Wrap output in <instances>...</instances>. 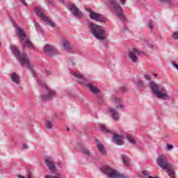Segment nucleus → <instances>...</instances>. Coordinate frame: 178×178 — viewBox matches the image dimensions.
I'll return each instance as SVG.
<instances>
[{
    "instance_id": "1",
    "label": "nucleus",
    "mask_w": 178,
    "mask_h": 178,
    "mask_svg": "<svg viewBox=\"0 0 178 178\" xmlns=\"http://www.w3.org/2000/svg\"><path fill=\"white\" fill-rule=\"evenodd\" d=\"M88 29L89 30L90 33H91V34H92V35L97 38V40L103 41L102 44L105 48H108L109 41L105 40L106 38V31L105 30L104 27L88 21Z\"/></svg>"
},
{
    "instance_id": "2",
    "label": "nucleus",
    "mask_w": 178,
    "mask_h": 178,
    "mask_svg": "<svg viewBox=\"0 0 178 178\" xmlns=\"http://www.w3.org/2000/svg\"><path fill=\"white\" fill-rule=\"evenodd\" d=\"M10 49L13 55H15L16 59L21 62V66H24V65H26V68L31 71L33 77H37V75L35 74V71H34V70L33 69V66L31 65V63H30V60H29V56H27V54H22V53H20V50L18 49L17 47H16L15 44H10Z\"/></svg>"
},
{
    "instance_id": "3",
    "label": "nucleus",
    "mask_w": 178,
    "mask_h": 178,
    "mask_svg": "<svg viewBox=\"0 0 178 178\" xmlns=\"http://www.w3.org/2000/svg\"><path fill=\"white\" fill-rule=\"evenodd\" d=\"M157 165L163 169L166 170L168 176H174L175 175V166L169 163V159L165 155H160L157 158Z\"/></svg>"
},
{
    "instance_id": "4",
    "label": "nucleus",
    "mask_w": 178,
    "mask_h": 178,
    "mask_svg": "<svg viewBox=\"0 0 178 178\" xmlns=\"http://www.w3.org/2000/svg\"><path fill=\"white\" fill-rule=\"evenodd\" d=\"M149 88L152 90V94L156 95L159 99H163L164 101H169V99H170V96H169L168 93L163 90V89L159 90V85H158L154 81L149 82Z\"/></svg>"
},
{
    "instance_id": "5",
    "label": "nucleus",
    "mask_w": 178,
    "mask_h": 178,
    "mask_svg": "<svg viewBox=\"0 0 178 178\" xmlns=\"http://www.w3.org/2000/svg\"><path fill=\"white\" fill-rule=\"evenodd\" d=\"M111 8L113 9V11L115 12L116 16L120 17V20L121 22H124V23H126L127 22V19H126V17L123 13H122V10L123 9L122 8V6L118 3V1L116 0H108Z\"/></svg>"
},
{
    "instance_id": "6",
    "label": "nucleus",
    "mask_w": 178,
    "mask_h": 178,
    "mask_svg": "<svg viewBox=\"0 0 178 178\" xmlns=\"http://www.w3.org/2000/svg\"><path fill=\"white\" fill-rule=\"evenodd\" d=\"M35 13L38 16V17H40L41 20L42 22H44V23H47L50 27H52L53 29L56 27V24L54 23L51 20L48 19V17L42 13L41 10V8L40 7H35Z\"/></svg>"
},
{
    "instance_id": "7",
    "label": "nucleus",
    "mask_w": 178,
    "mask_h": 178,
    "mask_svg": "<svg viewBox=\"0 0 178 178\" xmlns=\"http://www.w3.org/2000/svg\"><path fill=\"white\" fill-rule=\"evenodd\" d=\"M43 52L47 56H49L50 58H52L53 56H55V55H58L59 51H58V49L55 48V47L50 45V44H46L44 47Z\"/></svg>"
},
{
    "instance_id": "8",
    "label": "nucleus",
    "mask_w": 178,
    "mask_h": 178,
    "mask_svg": "<svg viewBox=\"0 0 178 178\" xmlns=\"http://www.w3.org/2000/svg\"><path fill=\"white\" fill-rule=\"evenodd\" d=\"M67 9L70 10L72 15H73V16L77 19H83V17H84L83 13L74 4H70L67 6Z\"/></svg>"
},
{
    "instance_id": "9",
    "label": "nucleus",
    "mask_w": 178,
    "mask_h": 178,
    "mask_svg": "<svg viewBox=\"0 0 178 178\" xmlns=\"http://www.w3.org/2000/svg\"><path fill=\"white\" fill-rule=\"evenodd\" d=\"M143 51H138V49L136 48H133L132 49L129 50V58L134 62V63H136L138 62V57L136 55H141Z\"/></svg>"
},
{
    "instance_id": "10",
    "label": "nucleus",
    "mask_w": 178,
    "mask_h": 178,
    "mask_svg": "<svg viewBox=\"0 0 178 178\" xmlns=\"http://www.w3.org/2000/svg\"><path fill=\"white\" fill-rule=\"evenodd\" d=\"M89 17L91 19V20H95V22H99V23H104L106 22V18H104V15L95 12L90 14Z\"/></svg>"
},
{
    "instance_id": "11",
    "label": "nucleus",
    "mask_w": 178,
    "mask_h": 178,
    "mask_svg": "<svg viewBox=\"0 0 178 178\" xmlns=\"http://www.w3.org/2000/svg\"><path fill=\"white\" fill-rule=\"evenodd\" d=\"M44 163L47 166L48 169H49L51 173H56L58 170L56 169V165L51 161V157L47 156L44 159Z\"/></svg>"
},
{
    "instance_id": "12",
    "label": "nucleus",
    "mask_w": 178,
    "mask_h": 178,
    "mask_svg": "<svg viewBox=\"0 0 178 178\" xmlns=\"http://www.w3.org/2000/svg\"><path fill=\"white\" fill-rule=\"evenodd\" d=\"M46 90L47 91V95H41L40 98L43 102H46V101H49V99H52L54 96L55 95V91L49 89V88L46 87Z\"/></svg>"
},
{
    "instance_id": "13",
    "label": "nucleus",
    "mask_w": 178,
    "mask_h": 178,
    "mask_svg": "<svg viewBox=\"0 0 178 178\" xmlns=\"http://www.w3.org/2000/svg\"><path fill=\"white\" fill-rule=\"evenodd\" d=\"M11 23L14 25L15 29L17 30V34L19 35V37L22 38V41H24V38L27 37V35H26V33L24 30L22 29V27L17 26V25L15 24V21L11 19Z\"/></svg>"
},
{
    "instance_id": "14",
    "label": "nucleus",
    "mask_w": 178,
    "mask_h": 178,
    "mask_svg": "<svg viewBox=\"0 0 178 178\" xmlns=\"http://www.w3.org/2000/svg\"><path fill=\"white\" fill-rule=\"evenodd\" d=\"M111 134H113V138H112L113 143L116 144V145H124V143L121 139L122 136L120 135L113 132H112Z\"/></svg>"
},
{
    "instance_id": "15",
    "label": "nucleus",
    "mask_w": 178,
    "mask_h": 178,
    "mask_svg": "<svg viewBox=\"0 0 178 178\" xmlns=\"http://www.w3.org/2000/svg\"><path fill=\"white\" fill-rule=\"evenodd\" d=\"M61 44L65 51H71L72 47L70 46V42L66 38H63L61 40Z\"/></svg>"
},
{
    "instance_id": "16",
    "label": "nucleus",
    "mask_w": 178,
    "mask_h": 178,
    "mask_svg": "<svg viewBox=\"0 0 178 178\" xmlns=\"http://www.w3.org/2000/svg\"><path fill=\"white\" fill-rule=\"evenodd\" d=\"M86 86L88 87V88H89L90 91H91V92H92V94H95V95H97V94L99 92V88L93 86L92 84L90 83H87Z\"/></svg>"
},
{
    "instance_id": "17",
    "label": "nucleus",
    "mask_w": 178,
    "mask_h": 178,
    "mask_svg": "<svg viewBox=\"0 0 178 178\" xmlns=\"http://www.w3.org/2000/svg\"><path fill=\"white\" fill-rule=\"evenodd\" d=\"M10 79L15 84H20V76L16 72L11 73Z\"/></svg>"
},
{
    "instance_id": "18",
    "label": "nucleus",
    "mask_w": 178,
    "mask_h": 178,
    "mask_svg": "<svg viewBox=\"0 0 178 178\" xmlns=\"http://www.w3.org/2000/svg\"><path fill=\"white\" fill-rule=\"evenodd\" d=\"M109 112L111 113V117L114 120H119V112L112 108L109 109Z\"/></svg>"
},
{
    "instance_id": "19",
    "label": "nucleus",
    "mask_w": 178,
    "mask_h": 178,
    "mask_svg": "<svg viewBox=\"0 0 178 178\" xmlns=\"http://www.w3.org/2000/svg\"><path fill=\"white\" fill-rule=\"evenodd\" d=\"M97 147L99 152L102 154V155H106V149H105V147L102 143H99L97 145Z\"/></svg>"
},
{
    "instance_id": "20",
    "label": "nucleus",
    "mask_w": 178,
    "mask_h": 178,
    "mask_svg": "<svg viewBox=\"0 0 178 178\" xmlns=\"http://www.w3.org/2000/svg\"><path fill=\"white\" fill-rule=\"evenodd\" d=\"M72 75L74 77H76V79H79L78 80V83H79L80 84H83L84 79H83V76H81L80 74H77V72H72Z\"/></svg>"
},
{
    "instance_id": "21",
    "label": "nucleus",
    "mask_w": 178,
    "mask_h": 178,
    "mask_svg": "<svg viewBox=\"0 0 178 178\" xmlns=\"http://www.w3.org/2000/svg\"><path fill=\"white\" fill-rule=\"evenodd\" d=\"M100 131H102L104 134L108 133V134H112V131L107 129L104 124H100L99 126Z\"/></svg>"
},
{
    "instance_id": "22",
    "label": "nucleus",
    "mask_w": 178,
    "mask_h": 178,
    "mask_svg": "<svg viewBox=\"0 0 178 178\" xmlns=\"http://www.w3.org/2000/svg\"><path fill=\"white\" fill-rule=\"evenodd\" d=\"M126 139L131 143L132 145H136L137 144V141L134 140V138H133V136L131 134H128L126 136Z\"/></svg>"
},
{
    "instance_id": "23",
    "label": "nucleus",
    "mask_w": 178,
    "mask_h": 178,
    "mask_svg": "<svg viewBox=\"0 0 178 178\" xmlns=\"http://www.w3.org/2000/svg\"><path fill=\"white\" fill-rule=\"evenodd\" d=\"M121 158L122 159V162L125 166H130V163L128 162L129 161V156H126L124 154L121 155Z\"/></svg>"
},
{
    "instance_id": "24",
    "label": "nucleus",
    "mask_w": 178,
    "mask_h": 178,
    "mask_svg": "<svg viewBox=\"0 0 178 178\" xmlns=\"http://www.w3.org/2000/svg\"><path fill=\"white\" fill-rule=\"evenodd\" d=\"M24 44L26 47L29 48V49H33V50L35 49V47L33 45V43L29 40H26L24 41Z\"/></svg>"
},
{
    "instance_id": "25",
    "label": "nucleus",
    "mask_w": 178,
    "mask_h": 178,
    "mask_svg": "<svg viewBox=\"0 0 178 178\" xmlns=\"http://www.w3.org/2000/svg\"><path fill=\"white\" fill-rule=\"evenodd\" d=\"M159 2H161L162 5H164V3L168 5V8H172V5H173L172 0H159Z\"/></svg>"
},
{
    "instance_id": "26",
    "label": "nucleus",
    "mask_w": 178,
    "mask_h": 178,
    "mask_svg": "<svg viewBox=\"0 0 178 178\" xmlns=\"http://www.w3.org/2000/svg\"><path fill=\"white\" fill-rule=\"evenodd\" d=\"M34 24L36 31H38V33H42V28L41 27V25H40V23L34 22Z\"/></svg>"
},
{
    "instance_id": "27",
    "label": "nucleus",
    "mask_w": 178,
    "mask_h": 178,
    "mask_svg": "<svg viewBox=\"0 0 178 178\" xmlns=\"http://www.w3.org/2000/svg\"><path fill=\"white\" fill-rule=\"evenodd\" d=\"M147 27L149 29V30H154V21L152 19H149L147 23Z\"/></svg>"
},
{
    "instance_id": "28",
    "label": "nucleus",
    "mask_w": 178,
    "mask_h": 178,
    "mask_svg": "<svg viewBox=\"0 0 178 178\" xmlns=\"http://www.w3.org/2000/svg\"><path fill=\"white\" fill-rule=\"evenodd\" d=\"M81 152L82 154H83V155H86L87 158H90V151H88L87 148H82Z\"/></svg>"
},
{
    "instance_id": "29",
    "label": "nucleus",
    "mask_w": 178,
    "mask_h": 178,
    "mask_svg": "<svg viewBox=\"0 0 178 178\" xmlns=\"http://www.w3.org/2000/svg\"><path fill=\"white\" fill-rule=\"evenodd\" d=\"M137 83L138 87H140V88H143V89L145 88V85H144V81H143V80L138 79Z\"/></svg>"
},
{
    "instance_id": "30",
    "label": "nucleus",
    "mask_w": 178,
    "mask_h": 178,
    "mask_svg": "<svg viewBox=\"0 0 178 178\" xmlns=\"http://www.w3.org/2000/svg\"><path fill=\"white\" fill-rule=\"evenodd\" d=\"M45 178H62V175L60 173H56L55 175H46Z\"/></svg>"
},
{
    "instance_id": "31",
    "label": "nucleus",
    "mask_w": 178,
    "mask_h": 178,
    "mask_svg": "<svg viewBox=\"0 0 178 178\" xmlns=\"http://www.w3.org/2000/svg\"><path fill=\"white\" fill-rule=\"evenodd\" d=\"M45 127H47V129H52V122H51V121H46V122H45Z\"/></svg>"
},
{
    "instance_id": "32",
    "label": "nucleus",
    "mask_w": 178,
    "mask_h": 178,
    "mask_svg": "<svg viewBox=\"0 0 178 178\" xmlns=\"http://www.w3.org/2000/svg\"><path fill=\"white\" fill-rule=\"evenodd\" d=\"M172 38H173V40H178V31H174L172 33Z\"/></svg>"
},
{
    "instance_id": "33",
    "label": "nucleus",
    "mask_w": 178,
    "mask_h": 178,
    "mask_svg": "<svg viewBox=\"0 0 178 178\" xmlns=\"http://www.w3.org/2000/svg\"><path fill=\"white\" fill-rule=\"evenodd\" d=\"M120 91L122 93L127 92V86H124L120 88Z\"/></svg>"
},
{
    "instance_id": "34",
    "label": "nucleus",
    "mask_w": 178,
    "mask_h": 178,
    "mask_svg": "<svg viewBox=\"0 0 178 178\" xmlns=\"http://www.w3.org/2000/svg\"><path fill=\"white\" fill-rule=\"evenodd\" d=\"M38 84H39V86H41L42 87H44V88H46L47 87V86L45 85V82L41 80H38Z\"/></svg>"
},
{
    "instance_id": "35",
    "label": "nucleus",
    "mask_w": 178,
    "mask_h": 178,
    "mask_svg": "<svg viewBox=\"0 0 178 178\" xmlns=\"http://www.w3.org/2000/svg\"><path fill=\"white\" fill-rule=\"evenodd\" d=\"M144 77L148 81H151V80H152V77L151 76H149V74H145Z\"/></svg>"
},
{
    "instance_id": "36",
    "label": "nucleus",
    "mask_w": 178,
    "mask_h": 178,
    "mask_svg": "<svg viewBox=\"0 0 178 178\" xmlns=\"http://www.w3.org/2000/svg\"><path fill=\"white\" fill-rule=\"evenodd\" d=\"M166 149L168 151H170V149H173V145L170 144H168L166 146Z\"/></svg>"
},
{
    "instance_id": "37",
    "label": "nucleus",
    "mask_w": 178,
    "mask_h": 178,
    "mask_svg": "<svg viewBox=\"0 0 178 178\" xmlns=\"http://www.w3.org/2000/svg\"><path fill=\"white\" fill-rule=\"evenodd\" d=\"M122 33H126V31H129V27L127 26L124 25L122 29Z\"/></svg>"
},
{
    "instance_id": "38",
    "label": "nucleus",
    "mask_w": 178,
    "mask_h": 178,
    "mask_svg": "<svg viewBox=\"0 0 178 178\" xmlns=\"http://www.w3.org/2000/svg\"><path fill=\"white\" fill-rule=\"evenodd\" d=\"M47 2H48L49 6H51V8H54V1L51 0H46Z\"/></svg>"
},
{
    "instance_id": "39",
    "label": "nucleus",
    "mask_w": 178,
    "mask_h": 178,
    "mask_svg": "<svg viewBox=\"0 0 178 178\" xmlns=\"http://www.w3.org/2000/svg\"><path fill=\"white\" fill-rule=\"evenodd\" d=\"M96 97L98 98L99 104H102V96H101V95H97Z\"/></svg>"
},
{
    "instance_id": "40",
    "label": "nucleus",
    "mask_w": 178,
    "mask_h": 178,
    "mask_svg": "<svg viewBox=\"0 0 178 178\" xmlns=\"http://www.w3.org/2000/svg\"><path fill=\"white\" fill-rule=\"evenodd\" d=\"M116 108H120V109H124V106L123 104H119V105L116 106Z\"/></svg>"
},
{
    "instance_id": "41",
    "label": "nucleus",
    "mask_w": 178,
    "mask_h": 178,
    "mask_svg": "<svg viewBox=\"0 0 178 178\" xmlns=\"http://www.w3.org/2000/svg\"><path fill=\"white\" fill-rule=\"evenodd\" d=\"M172 66H174V67L175 69H177L178 70V65L177 64H175V63L174 61H172Z\"/></svg>"
},
{
    "instance_id": "42",
    "label": "nucleus",
    "mask_w": 178,
    "mask_h": 178,
    "mask_svg": "<svg viewBox=\"0 0 178 178\" xmlns=\"http://www.w3.org/2000/svg\"><path fill=\"white\" fill-rule=\"evenodd\" d=\"M45 73L47 76H51V74H52V72L48 70H45Z\"/></svg>"
},
{
    "instance_id": "43",
    "label": "nucleus",
    "mask_w": 178,
    "mask_h": 178,
    "mask_svg": "<svg viewBox=\"0 0 178 178\" xmlns=\"http://www.w3.org/2000/svg\"><path fill=\"white\" fill-rule=\"evenodd\" d=\"M22 148H24V149H28L29 146L27 145V144L24 143V144H22Z\"/></svg>"
},
{
    "instance_id": "44",
    "label": "nucleus",
    "mask_w": 178,
    "mask_h": 178,
    "mask_svg": "<svg viewBox=\"0 0 178 178\" xmlns=\"http://www.w3.org/2000/svg\"><path fill=\"white\" fill-rule=\"evenodd\" d=\"M86 10L88 12V13H90V15H91V13H94V11H92V10L90 8H86Z\"/></svg>"
},
{
    "instance_id": "45",
    "label": "nucleus",
    "mask_w": 178,
    "mask_h": 178,
    "mask_svg": "<svg viewBox=\"0 0 178 178\" xmlns=\"http://www.w3.org/2000/svg\"><path fill=\"white\" fill-rule=\"evenodd\" d=\"M20 2L24 5V6H27V3H26V0H19Z\"/></svg>"
},
{
    "instance_id": "46",
    "label": "nucleus",
    "mask_w": 178,
    "mask_h": 178,
    "mask_svg": "<svg viewBox=\"0 0 178 178\" xmlns=\"http://www.w3.org/2000/svg\"><path fill=\"white\" fill-rule=\"evenodd\" d=\"M142 175H143V176H148V171L147 170L143 171Z\"/></svg>"
},
{
    "instance_id": "47",
    "label": "nucleus",
    "mask_w": 178,
    "mask_h": 178,
    "mask_svg": "<svg viewBox=\"0 0 178 178\" xmlns=\"http://www.w3.org/2000/svg\"><path fill=\"white\" fill-rule=\"evenodd\" d=\"M115 101L116 104H119L120 102V98L115 97Z\"/></svg>"
},
{
    "instance_id": "48",
    "label": "nucleus",
    "mask_w": 178,
    "mask_h": 178,
    "mask_svg": "<svg viewBox=\"0 0 178 178\" xmlns=\"http://www.w3.org/2000/svg\"><path fill=\"white\" fill-rule=\"evenodd\" d=\"M147 45L149 48H154V44L152 43H149Z\"/></svg>"
},
{
    "instance_id": "49",
    "label": "nucleus",
    "mask_w": 178,
    "mask_h": 178,
    "mask_svg": "<svg viewBox=\"0 0 178 178\" xmlns=\"http://www.w3.org/2000/svg\"><path fill=\"white\" fill-rule=\"evenodd\" d=\"M122 5H124L126 3V0H120Z\"/></svg>"
},
{
    "instance_id": "50",
    "label": "nucleus",
    "mask_w": 178,
    "mask_h": 178,
    "mask_svg": "<svg viewBox=\"0 0 178 178\" xmlns=\"http://www.w3.org/2000/svg\"><path fill=\"white\" fill-rule=\"evenodd\" d=\"M59 2H60L61 3H65V1L64 0H58Z\"/></svg>"
},
{
    "instance_id": "51",
    "label": "nucleus",
    "mask_w": 178,
    "mask_h": 178,
    "mask_svg": "<svg viewBox=\"0 0 178 178\" xmlns=\"http://www.w3.org/2000/svg\"><path fill=\"white\" fill-rule=\"evenodd\" d=\"M153 76H154V77H158V74H154Z\"/></svg>"
},
{
    "instance_id": "52",
    "label": "nucleus",
    "mask_w": 178,
    "mask_h": 178,
    "mask_svg": "<svg viewBox=\"0 0 178 178\" xmlns=\"http://www.w3.org/2000/svg\"><path fill=\"white\" fill-rule=\"evenodd\" d=\"M67 131H70V128L67 127Z\"/></svg>"
},
{
    "instance_id": "53",
    "label": "nucleus",
    "mask_w": 178,
    "mask_h": 178,
    "mask_svg": "<svg viewBox=\"0 0 178 178\" xmlns=\"http://www.w3.org/2000/svg\"><path fill=\"white\" fill-rule=\"evenodd\" d=\"M1 42H0V47H1Z\"/></svg>"
},
{
    "instance_id": "54",
    "label": "nucleus",
    "mask_w": 178,
    "mask_h": 178,
    "mask_svg": "<svg viewBox=\"0 0 178 178\" xmlns=\"http://www.w3.org/2000/svg\"><path fill=\"white\" fill-rule=\"evenodd\" d=\"M1 42H0V47H1Z\"/></svg>"
}]
</instances>
